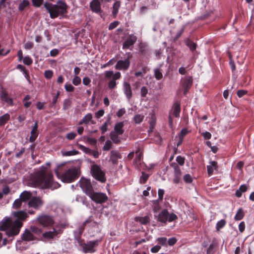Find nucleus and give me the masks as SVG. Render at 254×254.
Here are the masks:
<instances>
[{
	"label": "nucleus",
	"instance_id": "nucleus-1",
	"mask_svg": "<svg viewBox=\"0 0 254 254\" xmlns=\"http://www.w3.org/2000/svg\"><path fill=\"white\" fill-rule=\"evenodd\" d=\"M30 184L33 187H40L42 189L54 190L61 185L54 181L52 172L46 168L36 172L30 180Z\"/></svg>",
	"mask_w": 254,
	"mask_h": 254
},
{
	"label": "nucleus",
	"instance_id": "nucleus-2",
	"mask_svg": "<svg viewBox=\"0 0 254 254\" xmlns=\"http://www.w3.org/2000/svg\"><path fill=\"white\" fill-rule=\"evenodd\" d=\"M13 215L16 219L12 221L10 218H6L0 228L2 230H6V235L8 238H13L19 233L20 228L23 226L22 221L28 217V214L24 211H14Z\"/></svg>",
	"mask_w": 254,
	"mask_h": 254
},
{
	"label": "nucleus",
	"instance_id": "nucleus-3",
	"mask_svg": "<svg viewBox=\"0 0 254 254\" xmlns=\"http://www.w3.org/2000/svg\"><path fill=\"white\" fill-rule=\"evenodd\" d=\"M44 6L49 13L50 17L52 19H55L59 16L63 17L67 12V5L62 0H59L56 4L46 2Z\"/></svg>",
	"mask_w": 254,
	"mask_h": 254
},
{
	"label": "nucleus",
	"instance_id": "nucleus-4",
	"mask_svg": "<svg viewBox=\"0 0 254 254\" xmlns=\"http://www.w3.org/2000/svg\"><path fill=\"white\" fill-rule=\"evenodd\" d=\"M64 167L63 165H59L55 170L56 176L63 182L69 183L74 181L78 178V169L75 167H71L64 173H62Z\"/></svg>",
	"mask_w": 254,
	"mask_h": 254
},
{
	"label": "nucleus",
	"instance_id": "nucleus-5",
	"mask_svg": "<svg viewBox=\"0 0 254 254\" xmlns=\"http://www.w3.org/2000/svg\"><path fill=\"white\" fill-rule=\"evenodd\" d=\"M157 221L161 223L162 226H165L167 222H172L178 219V217L174 213H169L166 209H164L158 214L154 215Z\"/></svg>",
	"mask_w": 254,
	"mask_h": 254
},
{
	"label": "nucleus",
	"instance_id": "nucleus-6",
	"mask_svg": "<svg viewBox=\"0 0 254 254\" xmlns=\"http://www.w3.org/2000/svg\"><path fill=\"white\" fill-rule=\"evenodd\" d=\"M77 242L84 253H94L96 251L95 248L99 246L101 240L97 239L94 241H90L85 243L81 238L78 237Z\"/></svg>",
	"mask_w": 254,
	"mask_h": 254
},
{
	"label": "nucleus",
	"instance_id": "nucleus-7",
	"mask_svg": "<svg viewBox=\"0 0 254 254\" xmlns=\"http://www.w3.org/2000/svg\"><path fill=\"white\" fill-rule=\"evenodd\" d=\"M91 174L93 177L99 182L105 183L106 181L105 173L102 170L100 166L97 164L91 165Z\"/></svg>",
	"mask_w": 254,
	"mask_h": 254
},
{
	"label": "nucleus",
	"instance_id": "nucleus-8",
	"mask_svg": "<svg viewBox=\"0 0 254 254\" xmlns=\"http://www.w3.org/2000/svg\"><path fill=\"white\" fill-rule=\"evenodd\" d=\"M105 76L108 79L112 78L108 83V86L110 89H113L116 88L117 83L116 80L121 78V75L120 72H117L115 74L113 71H106L105 72Z\"/></svg>",
	"mask_w": 254,
	"mask_h": 254
},
{
	"label": "nucleus",
	"instance_id": "nucleus-9",
	"mask_svg": "<svg viewBox=\"0 0 254 254\" xmlns=\"http://www.w3.org/2000/svg\"><path fill=\"white\" fill-rule=\"evenodd\" d=\"M127 58L124 60H119L116 65L115 68L120 70H127L129 67L130 64V60L132 57V55L128 52L126 53Z\"/></svg>",
	"mask_w": 254,
	"mask_h": 254
},
{
	"label": "nucleus",
	"instance_id": "nucleus-10",
	"mask_svg": "<svg viewBox=\"0 0 254 254\" xmlns=\"http://www.w3.org/2000/svg\"><path fill=\"white\" fill-rule=\"evenodd\" d=\"M80 186L84 192L88 196L91 195L94 191L93 188L89 180L82 178L80 181Z\"/></svg>",
	"mask_w": 254,
	"mask_h": 254
},
{
	"label": "nucleus",
	"instance_id": "nucleus-11",
	"mask_svg": "<svg viewBox=\"0 0 254 254\" xmlns=\"http://www.w3.org/2000/svg\"><path fill=\"white\" fill-rule=\"evenodd\" d=\"M89 197L96 203H103L108 200L107 195L102 192H97L94 191L90 195Z\"/></svg>",
	"mask_w": 254,
	"mask_h": 254
},
{
	"label": "nucleus",
	"instance_id": "nucleus-12",
	"mask_svg": "<svg viewBox=\"0 0 254 254\" xmlns=\"http://www.w3.org/2000/svg\"><path fill=\"white\" fill-rule=\"evenodd\" d=\"M38 223L44 227L51 226L54 223L53 219L50 216L44 215L37 218Z\"/></svg>",
	"mask_w": 254,
	"mask_h": 254
},
{
	"label": "nucleus",
	"instance_id": "nucleus-13",
	"mask_svg": "<svg viewBox=\"0 0 254 254\" xmlns=\"http://www.w3.org/2000/svg\"><path fill=\"white\" fill-rule=\"evenodd\" d=\"M43 204V200L37 196L32 197L28 202L29 207H33L35 209H39Z\"/></svg>",
	"mask_w": 254,
	"mask_h": 254
},
{
	"label": "nucleus",
	"instance_id": "nucleus-14",
	"mask_svg": "<svg viewBox=\"0 0 254 254\" xmlns=\"http://www.w3.org/2000/svg\"><path fill=\"white\" fill-rule=\"evenodd\" d=\"M101 1L98 0H92L89 4L91 10L95 13L100 14L103 11L101 9Z\"/></svg>",
	"mask_w": 254,
	"mask_h": 254
},
{
	"label": "nucleus",
	"instance_id": "nucleus-15",
	"mask_svg": "<svg viewBox=\"0 0 254 254\" xmlns=\"http://www.w3.org/2000/svg\"><path fill=\"white\" fill-rule=\"evenodd\" d=\"M93 221V219L92 216H90L87 220H86L80 226L78 229V232H75L74 237L75 239L78 241V237L81 238V236L84 230L85 227L87 224H88Z\"/></svg>",
	"mask_w": 254,
	"mask_h": 254
},
{
	"label": "nucleus",
	"instance_id": "nucleus-16",
	"mask_svg": "<svg viewBox=\"0 0 254 254\" xmlns=\"http://www.w3.org/2000/svg\"><path fill=\"white\" fill-rule=\"evenodd\" d=\"M137 40V37L136 36L131 34L127 39L125 41L123 45V49H129L130 46H133Z\"/></svg>",
	"mask_w": 254,
	"mask_h": 254
},
{
	"label": "nucleus",
	"instance_id": "nucleus-17",
	"mask_svg": "<svg viewBox=\"0 0 254 254\" xmlns=\"http://www.w3.org/2000/svg\"><path fill=\"white\" fill-rule=\"evenodd\" d=\"M193 79L191 76H188L185 78L182 83L184 89V94L186 95L192 84Z\"/></svg>",
	"mask_w": 254,
	"mask_h": 254
},
{
	"label": "nucleus",
	"instance_id": "nucleus-18",
	"mask_svg": "<svg viewBox=\"0 0 254 254\" xmlns=\"http://www.w3.org/2000/svg\"><path fill=\"white\" fill-rule=\"evenodd\" d=\"M180 112L181 104L178 101H176L174 103L169 114H171L176 118H179L180 117Z\"/></svg>",
	"mask_w": 254,
	"mask_h": 254
},
{
	"label": "nucleus",
	"instance_id": "nucleus-19",
	"mask_svg": "<svg viewBox=\"0 0 254 254\" xmlns=\"http://www.w3.org/2000/svg\"><path fill=\"white\" fill-rule=\"evenodd\" d=\"M21 239L23 241L29 242L35 240L36 237L30 229H26L22 234Z\"/></svg>",
	"mask_w": 254,
	"mask_h": 254
},
{
	"label": "nucleus",
	"instance_id": "nucleus-20",
	"mask_svg": "<svg viewBox=\"0 0 254 254\" xmlns=\"http://www.w3.org/2000/svg\"><path fill=\"white\" fill-rule=\"evenodd\" d=\"M0 98L2 101L6 103L9 106L13 105V99L9 97L8 93L5 90H2L1 91Z\"/></svg>",
	"mask_w": 254,
	"mask_h": 254
},
{
	"label": "nucleus",
	"instance_id": "nucleus-21",
	"mask_svg": "<svg viewBox=\"0 0 254 254\" xmlns=\"http://www.w3.org/2000/svg\"><path fill=\"white\" fill-rule=\"evenodd\" d=\"M122 158L121 154L117 150H112L111 152L110 161L114 165L118 164V159Z\"/></svg>",
	"mask_w": 254,
	"mask_h": 254
},
{
	"label": "nucleus",
	"instance_id": "nucleus-22",
	"mask_svg": "<svg viewBox=\"0 0 254 254\" xmlns=\"http://www.w3.org/2000/svg\"><path fill=\"white\" fill-rule=\"evenodd\" d=\"M38 121H36L35 122L34 125L33 126L32 130L30 132L31 135L29 137V141L30 142H33L36 139L38 135Z\"/></svg>",
	"mask_w": 254,
	"mask_h": 254
},
{
	"label": "nucleus",
	"instance_id": "nucleus-23",
	"mask_svg": "<svg viewBox=\"0 0 254 254\" xmlns=\"http://www.w3.org/2000/svg\"><path fill=\"white\" fill-rule=\"evenodd\" d=\"M217 162L215 161H211L209 162V165L207 166V171L209 176H211L214 172V170L218 169Z\"/></svg>",
	"mask_w": 254,
	"mask_h": 254
},
{
	"label": "nucleus",
	"instance_id": "nucleus-24",
	"mask_svg": "<svg viewBox=\"0 0 254 254\" xmlns=\"http://www.w3.org/2000/svg\"><path fill=\"white\" fill-rule=\"evenodd\" d=\"M124 90L125 95H126L127 98L130 100V99L132 97V91L131 89L130 85L129 83L127 82H124Z\"/></svg>",
	"mask_w": 254,
	"mask_h": 254
},
{
	"label": "nucleus",
	"instance_id": "nucleus-25",
	"mask_svg": "<svg viewBox=\"0 0 254 254\" xmlns=\"http://www.w3.org/2000/svg\"><path fill=\"white\" fill-rule=\"evenodd\" d=\"M124 122H121L116 124L114 126V132L117 133L118 134L122 135L124 132Z\"/></svg>",
	"mask_w": 254,
	"mask_h": 254
},
{
	"label": "nucleus",
	"instance_id": "nucleus-26",
	"mask_svg": "<svg viewBox=\"0 0 254 254\" xmlns=\"http://www.w3.org/2000/svg\"><path fill=\"white\" fill-rule=\"evenodd\" d=\"M32 193L28 191H23L19 196V198L22 200L23 202H26L32 198Z\"/></svg>",
	"mask_w": 254,
	"mask_h": 254
},
{
	"label": "nucleus",
	"instance_id": "nucleus-27",
	"mask_svg": "<svg viewBox=\"0 0 254 254\" xmlns=\"http://www.w3.org/2000/svg\"><path fill=\"white\" fill-rule=\"evenodd\" d=\"M121 6V1L116 0L112 7V15L114 18L117 17L119 9Z\"/></svg>",
	"mask_w": 254,
	"mask_h": 254
},
{
	"label": "nucleus",
	"instance_id": "nucleus-28",
	"mask_svg": "<svg viewBox=\"0 0 254 254\" xmlns=\"http://www.w3.org/2000/svg\"><path fill=\"white\" fill-rule=\"evenodd\" d=\"M182 176V172L181 169H177L174 171V178L173 179V182L175 184H178L180 182Z\"/></svg>",
	"mask_w": 254,
	"mask_h": 254
},
{
	"label": "nucleus",
	"instance_id": "nucleus-29",
	"mask_svg": "<svg viewBox=\"0 0 254 254\" xmlns=\"http://www.w3.org/2000/svg\"><path fill=\"white\" fill-rule=\"evenodd\" d=\"M248 190V187L246 185H242L240 186L238 190L236 191L235 195L237 197H241L243 192H246Z\"/></svg>",
	"mask_w": 254,
	"mask_h": 254
},
{
	"label": "nucleus",
	"instance_id": "nucleus-30",
	"mask_svg": "<svg viewBox=\"0 0 254 254\" xmlns=\"http://www.w3.org/2000/svg\"><path fill=\"white\" fill-rule=\"evenodd\" d=\"M120 135L116 132L111 131L110 134V138L114 143L117 144H120L121 143V139L119 137Z\"/></svg>",
	"mask_w": 254,
	"mask_h": 254
},
{
	"label": "nucleus",
	"instance_id": "nucleus-31",
	"mask_svg": "<svg viewBox=\"0 0 254 254\" xmlns=\"http://www.w3.org/2000/svg\"><path fill=\"white\" fill-rule=\"evenodd\" d=\"M135 220L136 221H138L143 225L147 224L150 221V217L148 216H145L144 217H136Z\"/></svg>",
	"mask_w": 254,
	"mask_h": 254
},
{
	"label": "nucleus",
	"instance_id": "nucleus-32",
	"mask_svg": "<svg viewBox=\"0 0 254 254\" xmlns=\"http://www.w3.org/2000/svg\"><path fill=\"white\" fill-rule=\"evenodd\" d=\"M10 119L9 114L6 113L0 117V126H3Z\"/></svg>",
	"mask_w": 254,
	"mask_h": 254
},
{
	"label": "nucleus",
	"instance_id": "nucleus-33",
	"mask_svg": "<svg viewBox=\"0 0 254 254\" xmlns=\"http://www.w3.org/2000/svg\"><path fill=\"white\" fill-rule=\"evenodd\" d=\"M111 118L110 117H108V120L106 121L103 125L101 127L100 129L101 131L102 134H104L105 132L108 130V126L110 125Z\"/></svg>",
	"mask_w": 254,
	"mask_h": 254
},
{
	"label": "nucleus",
	"instance_id": "nucleus-34",
	"mask_svg": "<svg viewBox=\"0 0 254 254\" xmlns=\"http://www.w3.org/2000/svg\"><path fill=\"white\" fill-rule=\"evenodd\" d=\"M159 201H160L159 200H155L153 201V211L155 213H157L161 209Z\"/></svg>",
	"mask_w": 254,
	"mask_h": 254
},
{
	"label": "nucleus",
	"instance_id": "nucleus-35",
	"mask_svg": "<svg viewBox=\"0 0 254 254\" xmlns=\"http://www.w3.org/2000/svg\"><path fill=\"white\" fill-rule=\"evenodd\" d=\"M92 119V115L91 113H88L86 114L82 119V120L79 122V125H81L82 124H88L89 122L91 121Z\"/></svg>",
	"mask_w": 254,
	"mask_h": 254
},
{
	"label": "nucleus",
	"instance_id": "nucleus-36",
	"mask_svg": "<svg viewBox=\"0 0 254 254\" xmlns=\"http://www.w3.org/2000/svg\"><path fill=\"white\" fill-rule=\"evenodd\" d=\"M29 5L30 2L28 0H23L19 4L18 10L20 11H22Z\"/></svg>",
	"mask_w": 254,
	"mask_h": 254
},
{
	"label": "nucleus",
	"instance_id": "nucleus-37",
	"mask_svg": "<svg viewBox=\"0 0 254 254\" xmlns=\"http://www.w3.org/2000/svg\"><path fill=\"white\" fill-rule=\"evenodd\" d=\"M186 44L187 46L189 47L191 51L193 52L195 50L196 48V44L190 40L187 39L186 41Z\"/></svg>",
	"mask_w": 254,
	"mask_h": 254
},
{
	"label": "nucleus",
	"instance_id": "nucleus-38",
	"mask_svg": "<svg viewBox=\"0 0 254 254\" xmlns=\"http://www.w3.org/2000/svg\"><path fill=\"white\" fill-rule=\"evenodd\" d=\"M149 175L145 173L144 172H141V177H140V179H139V183L141 184H144L146 183V182H147V181L148 180L149 177Z\"/></svg>",
	"mask_w": 254,
	"mask_h": 254
},
{
	"label": "nucleus",
	"instance_id": "nucleus-39",
	"mask_svg": "<svg viewBox=\"0 0 254 254\" xmlns=\"http://www.w3.org/2000/svg\"><path fill=\"white\" fill-rule=\"evenodd\" d=\"M244 213L242 208H239L235 216L234 219L236 221L241 220L244 217Z\"/></svg>",
	"mask_w": 254,
	"mask_h": 254
},
{
	"label": "nucleus",
	"instance_id": "nucleus-40",
	"mask_svg": "<svg viewBox=\"0 0 254 254\" xmlns=\"http://www.w3.org/2000/svg\"><path fill=\"white\" fill-rule=\"evenodd\" d=\"M217 246V244L214 242H212L209 246L207 250V254H213L215 252V248Z\"/></svg>",
	"mask_w": 254,
	"mask_h": 254
},
{
	"label": "nucleus",
	"instance_id": "nucleus-41",
	"mask_svg": "<svg viewBox=\"0 0 254 254\" xmlns=\"http://www.w3.org/2000/svg\"><path fill=\"white\" fill-rule=\"evenodd\" d=\"M156 241L161 246H167V239L166 237H160L157 239Z\"/></svg>",
	"mask_w": 254,
	"mask_h": 254
},
{
	"label": "nucleus",
	"instance_id": "nucleus-42",
	"mask_svg": "<svg viewBox=\"0 0 254 254\" xmlns=\"http://www.w3.org/2000/svg\"><path fill=\"white\" fill-rule=\"evenodd\" d=\"M42 236L44 238L48 240H51L54 238V233H53V231L46 232L42 234Z\"/></svg>",
	"mask_w": 254,
	"mask_h": 254
},
{
	"label": "nucleus",
	"instance_id": "nucleus-43",
	"mask_svg": "<svg viewBox=\"0 0 254 254\" xmlns=\"http://www.w3.org/2000/svg\"><path fill=\"white\" fill-rule=\"evenodd\" d=\"M144 119V116L139 114H137L134 116L133 121L136 124H140Z\"/></svg>",
	"mask_w": 254,
	"mask_h": 254
},
{
	"label": "nucleus",
	"instance_id": "nucleus-44",
	"mask_svg": "<svg viewBox=\"0 0 254 254\" xmlns=\"http://www.w3.org/2000/svg\"><path fill=\"white\" fill-rule=\"evenodd\" d=\"M154 76L157 80H160L163 77V74L159 68H155L154 69Z\"/></svg>",
	"mask_w": 254,
	"mask_h": 254
},
{
	"label": "nucleus",
	"instance_id": "nucleus-45",
	"mask_svg": "<svg viewBox=\"0 0 254 254\" xmlns=\"http://www.w3.org/2000/svg\"><path fill=\"white\" fill-rule=\"evenodd\" d=\"M226 224V221L224 219H222L219 221L216 226V229L217 231H219V230L222 228H223Z\"/></svg>",
	"mask_w": 254,
	"mask_h": 254
},
{
	"label": "nucleus",
	"instance_id": "nucleus-46",
	"mask_svg": "<svg viewBox=\"0 0 254 254\" xmlns=\"http://www.w3.org/2000/svg\"><path fill=\"white\" fill-rule=\"evenodd\" d=\"M190 132V131L187 128H183L180 133L178 134V137L184 139V137Z\"/></svg>",
	"mask_w": 254,
	"mask_h": 254
},
{
	"label": "nucleus",
	"instance_id": "nucleus-47",
	"mask_svg": "<svg viewBox=\"0 0 254 254\" xmlns=\"http://www.w3.org/2000/svg\"><path fill=\"white\" fill-rule=\"evenodd\" d=\"M22 202L23 201H22V200L20 198L15 200V201H14V202L13 203V208H14V209H18V208H19L21 206V204H22Z\"/></svg>",
	"mask_w": 254,
	"mask_h": 254
},
{
	"label": "nucleus",
	"instance_id": "nucleus-48",
	"mask_svg": "<svg viewBox=\"0 0 254 254\" xmlns=\"http://www.w3.org/2000/svg\"><path fill=\"white\" fill-rule=\"evenodd\" d=\"M30 230L31 231L33 234H40L42 233V230L41 228H39L36 226H33L30 227Z\"/></svg>",
	"mask_w": 254,
	"mask_h": 254
},
{
	"label": "nucleus",
	"instance_id": "nucleus-49",
	"mask_svg": "<svg viewBox=\"0 0 254 254\" xmlns=\"http://www.w3.org/2000/svg\"><path fill=\"white\" fill-rule=\"evenodd\" d=\"M183 179H184V182L187 184H190V183H192V182L193 181L192 178L189 174H186L184 176Z\"/></svg>",
	"mask_w": 254,
	"mask_h": 254
},
{
	"label": "nucleus",
	"instance_id": "nucleus-50",
	"mask_svg": "<svg viewBox=\"0 0 254 254\" xmlns=\"http://www.w3.org/2000/svg\"><path fill=\"white\" fill-rule=\"evenodd\" d=\"M176 161L177 163L183 166L185 164V158L184 157H182L181 156H178L176 157Z\"/></svg>",
	"mask_w": 254,
	"mask_h": 254
},
{
	"label": "nucleus",
	"instance_id": "nucleus-51",
	"mask_svg": "<svg viewBox=\"0 0 254 254\" xmlns=\"http://www.w3.org/2000/svg\"><path fill=\"white\" fill-rule=\"evenodd\" d=\"M23 62L24 64L27 65H29L32 64L33 61L29 57H25L23 58Z\"/></svg>",
	"mask_w": 254,
	"mask_h": 254
},
{
	"label": "nucleus",
	"instance_id": "nucleus-52",
	"mask_svg": "<svg viewBox=\"0 0 254 254\" xmlns=\"http://www.w3.org/2000/svg\"><path fill=\"white\" fill-rule=\"evenodd\" d=\"M112 142L110 140H107L105 142V145L103 147L104 150H109L112 148Z\"/></svg>",
	"mask_w": 254,
	"mask_h": 254
},
{
	"label": "nucleus",
	"instance_id": "nucleus-53",
	"mask_svg": "<svg viewBox=\"0 0 254 254\" xmlns=\"http://www.w3.org/2000/svg\"><path fill=\"white\" fill-rule=\"evenodd\" d=\"M81 81V78L78 76H75L72 79V83L75 86H77L80 84Z\"/></svg>",
	"mask_w": 254,
	"mask_h": 254
},
{
	"label": "nucleus",
	"instance_id": "nucleus-54",
	"mask_svg": "<svg viewBox=\"0 0 254 254\" xmlns=\"http://www.w3.org/2000/svg\"><path fill=\"white\" fill-rule=\"evenodd\" d=\"M33 5L35 6L39 7H40L43 2L44 0H31Z\"/></svg>",
	"mask_w": 254,
	"mask_h": 254
},
{
	"label": "nucleus",
	"instance_id": "nucleus-55",
	"mask_svg": "<svg viewBox=\"0 0 254 254\" xmlns=\"http://www.w3.org/2000/svg\"><path fill=\"white\" fill-rule=\"evenodd\" d=\"M44 75L45 78L50 79L52 77L53 75V72L52 70H47L45 71Z\"/></svg>",
	"mask_w": 254,
	"mask_h": 254
},
{
	"label": "nucleus",
	"instance_id": "nucleus-56",
	"mask_svg": "<svg viewBox=\"0 0 254 254\" xmlns=\"http://www.w3.org/2000/svg\"><path fill=\"white\" fill-rule=\"evenodd\" d=\"M78 153V151L71 150V151L64 152L63 153V155L64 156H68L74 155H76V154H77Z\"/></svg>",
	"mask_w": 254,
	"mask_h": 254
},
{
	"label": "nucleus",
	"instance_id": "nucleus-57",
	"mask_svg": "<svg viewBox=\"0 0 254 254\" xmlns=\"http://www.w3.org/2000/svg\"><path fill=\"white\" fill-rule=\"evenodd\" d=\"M65 89L67 92H73L74 89V87L71 84L66 83L64 85Z\"/></svg>",
	"mask_w": 254,
	"mask_h": 254
},
{
	"label": "nucleus",
	"instance_id": "nucleus-58",
	"mask_svg": "<svg viewBox=\"0 0 254 254\" xmlns=\"http://www.w3.org/2000/svg\"><path fill=\"white\" fill-rule=\"evenodd\" d=\"M119 24V22L118 21H114L110 24L109 26V30H111L115 29Z\"/></svg>",
	"mask_w": 254,
	"mask_h": 254
},
{
	"label": "nucleus",
	"instance_id": "nucleus-59",
	"mask_svg": "<svg viewBox=\"0 0 254 254\" xmlns=\"http://www.w3.org/2000/svg\"><path fill=\"white\" fill-rule=\"evenodd\" d=\"M70 105V101L69 99H65L64 101L63 105V109L65 110L69 108Z\"/></svg>",
	"mask_w": 254,
	"mask_h": 254
},
{
	"label": "nucleus",
	"instance_id": "nucleus-60",
	"mask_svg": "<svg viewBox=\"0 0 254 254\" xmlns=\"http://www.w3.org/2000/svg\"><path fill=\"white\" fill-rule=\"evenodd\" d=\"M158 199L160 201H162L163 199V195L164 194V190L163 189H159L158 191Z\"/></svg>",
	"mask_w": 254,
	"mask_h": 254
},
{
	"label": "nucleus",
	"instance_id": "nucleus-61",
	"mask_svg": "<svg viewBox=\"0 0 254 254\" xmlns=\"http://www.w3.org/2000/svg\"><path fill=\"white\" fill-rule=\"evenodd\" d=\"M177 242V239L173 237L167 240V245H169L170 246H174Z\"/></svg>",
	"mask_w": 254,
	"mask_h": 254
},
{
	"label": "nucleus",
	"instance_id": "nucleus-62",
	"mask_svg": "<svg viewBox=\"0 0 254 254\" xmlns=\"http://www.w3.org/2000/svg\"><path fill=\"white\" fill-rule=\"evenodd\" d=\"M104 110L103 109H101L95 113V116L97 119H99L104 115Z\"/></svg>",
	"mask_w": 254,
	"mask_h": 254
},
{
	"label": "nucleus",
	"instance_id": "nucleus-63",
	"mask_svg": "<svg viewBox=\"0 0 254 254\" xmlns=\"http://www.w3.org/2000/svg\"><path fill=\"white\" fill-rule=\"evenodd\" d=\"M201 135L205 140L210 139L211 138V134L208 131H205L203 132Z\"/></svg>",
	"mask_w": 254,
	"mask_h": 254
},
{
	"label": "nucleus",
	"instance_id": "nucleus-64",
	"mask_svg": "<svg viewBox=\"0 0 254 254\" xmlns=\"http://www.w3.org/2000/svg\"><path fill=\"white\" fill-rule=\"evenodd\" d=\"M59 54V51L57 49H52L50 53V56L53 57H56Z\"/></svg>",
	"mask_w": 254,
	"mask_h": 254
}]
</instances>
